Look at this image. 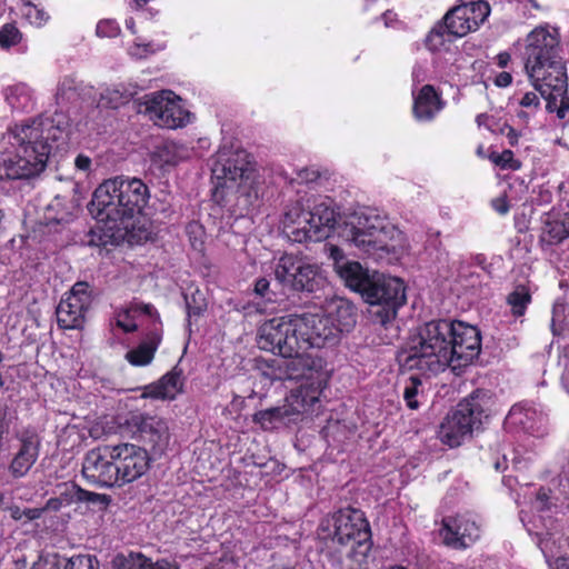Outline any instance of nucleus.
<instances>
[{
    "label": "nucleus",
    "mask_w": 569,
    "mask_h": 569,
    "mask_svg": "<svg viewBox=\"0 0 569 569\" xmlns=\"http://www.w3.org/2000/svg\"><path fill=\"white\" fill-rule=\"evenodd\" d=\"M481 352L478 327L460 320H430L417 328L397 352L401 370L438 375L450 368L458 372Z\"/></svg>",
    "instance_id": "f257e3e1"
},
{
    "label": "nucleus",
    "mask_w": 569,
    "mask_h": 569,
    "mask_svg": "<svg viewBox=\"0 0 569 569\" xmlns=\"http://www.w3.org/2000/svg\"><path fill=\"white\" fill-rule=\"evenodd\" d=\"M519 56L532 87L542 98L568 89L567 61L558 27L542 23L523 39Z\"/></svg>",
    "instance_id": "f03ea898"
},
{
    "label": "nucleus",
    "mask_w": 569,
    "mask_h": 569,
    "mask_svg": "<svg viewBox=\"0 0 569 569\" xmlns=\"http://www.w3.org/2000/svg\"><path fill=\"white\" fill-rule=\"evenodd\" d=\"M149 197V189L141 179L116 177L104 180L94 190L88 210L98 223L131 233Z\"/></svg>",
    "instance_id": "7ed1b4c3"
},
{
    "label": "nucleus",
    "mask_w": 569,
    "mask_h": 569,
    "mask_svg": "<svg viewBox=\"0 0 569 569\" xmlns=\"http://www.w3.org/2000/svg\"><path fill=\"white\" fill-rule=\"evenodd\" d=\"M330 318L319 315H289L263 322V343L290 355L299 349L335 345L339 333Z\"/></svg>",
    "instance_id": "20e7f679"
},
{
    "label": "nucleus",
    "mask_w": 569,
    "mask_h": 569,
    "mask_svg": "<svg viewBox=\"0 0 569 569\" xmlns=\"http://www.w3.org/2000/svg\"><path fill=\"white\" fill-rule=\"evenodd\" d=\"M40 123L32 121L31 124L17 127L16 138L19 141V149L16 154L2 156L0 167L3 173L0 178L10 180L28 179L41 173L49 160L51 146L42 136Z\"/></svg>",
    "instance_id": "39448f33"
},
{
    "label": "nucleus",
    "mask_w": 569,
    "mask_h": 569,
    "mask_svg": "<svg viewBox=\"0 0 569 569\" xmlns=\"http://www.w3.org/2000/svg\"><path fill=\"white\" fill-rule=\"evenodd\" d=\"M489 402L490 395L483 389H476L460 400L439 426L440 441L450 448L459 447L475 430L480 429L483 419L488 418Z\"/></svg>",
    "instance_id": "423d86ee"
},
{
    "label": "nucleus",
    "mask_w": 569,
    "mask_h": 569,
    "mask_svg": "<svg viewBox=\"0 0 569 569\" xmlns=\"http://www.w3.org/2000/svg\"><path fill=\"white\" fill-rule=\"evenodd\" d=\"M342 236L366 254L389 252L387 222L369 208L353 212L347 218Z\"/></svg>",
    "instance_id": "0eeeda50"
},
{
    "label": "nucleus",
    "mask_w": 569,
    "mask_h": 569,
    "mask_svg": "<svg viewBox=\"0 0 569 569\" xmlns=\"http://www.w3.org/2000/svg\"><path fill=\"white\" fill-rule=\"evenodd\" d=\"M370 306L369 313L373 322L386 326L396 319L398 309L407 301L405 282L397 277L376 272V277L365 293Z\"/></svg>",
    "instance_id": "6e6552de"
},
{
    "label": "nucleus",
    "mask_w": 569,
    "mask_h": 569,
    "mask_svg": "<svg viewBox=\"0 0 569 569\" xmlns=\"http://www.w3.org/2000/svg\"><path fill=\"white\" fill-rule=\"evenodd\" d=\"M332 541L341 546L351 545L355 552L367 556L371 550V529L362 510L347 507L336 511L332 516Z\"/></svg>",
    "instance_id": "1a4fd4ad"
},
{
    "label": "nucleus",
    "mask_w": 569,
    "mask_h": 569,
    "mask_svg": "<svg viewBox=\"0 0 569 569\" xmlns=\"http://www.w3.org/2000/svg\"><path fill=\"white\" fill-rule=\"evenodd\" d=\"M258 345L260 349L280 356V358L267 361L262 369V375L271 382L299 380L305 378L313 369L315 361L309 355H307L308 349H299L297 352L293 351L288 355L279 350L278 346H274V348L264 346L263 323L258 331Z\"/></svg>",
    "instance_id": "9d476101"
},
{
    "label": "nucleus",
    "mask_w": 569,
    "mask_h": 569,
    "mask_svg": "<svg viewBox=\"0 0 569 569\" xmlns=\"http://www.w3.org/2000/svg\"><path fill=\"white\" fill-rule=\"evenodd\" d=\"M274 277L279 283L295 291L312 293L327 284V278L319 266L303 262L302 259L289 253L280 257Z\"/></svg>",
    "instance_id": "9b49d317"
},
{
    "label": "nucleus",
    "mask_w": 569,
    "mask_h": 569,
    "mask_svg": "<svg viewBox=\"0 0 569 569\" xmlns=\"http://www.w3.org/2000/svg\"><path fill=\"white\" fill-rule=\"evenodd\" d=\"M291 222L297 227L291 231L293 240L321 241L329 237L336 223V211L326 201L317 202L310 210H300Z\"/></svg>",
    "instance_id": "f8f14e48"
},
{
    "label": "nucleus",
    "mask_w": 569,
    "mask_h": 569,
    "mask_svg": "<svg viewBox=\"0 0 569 569\" xmlns=\"http://www.w3.org/2000/svg\"><path fill=\"white\" fill-rule=\"evenodd\" d=\"M112 445L89 450L82 461L81 473L88 483L99 488H121Z\"/></svg>",
    "instance_id": "ddd939ff"
},
{
    "label": "nucleus",
    "mask_w": 569,
    "mask_h": 569,
    "mask_svg": "<svg viewBox=\"0 0 569 569\" xmlns=\"http://www.w3.org/2000/svg\"><path fill=\"white\" fill-rule=\"evenodd\" d=\"M317 398L312 397L307 401L303 390L298 389L286 397L281 406L259 410L253 413L252 422L259 425L263 431H272L280 426L297 422L306 410L312 406Z\"/></svg>",
    "instance_id": "4468645a"
},
{
    "label": "nucleus",
    "mask_w": 569,
    "mask_h": 569,
    "mask_svg": "<svg viewBox=\"0 0 569 569\" xmlns=\"http://www.w3.org/2000/svg\"><path fill=\"white\" fill-rule=\"evenodd\" d=\"M91 303L90 284L86 281L76 282L57 306L56 315L59 328L64 330L81 329Z\"/></svg>",
    "instance_id": "2eb2a0df"
},
{
    "label": "nucleus",
    "mask_w": 569,
    "mask_h": 569,
    "mask_svg": "<svg viewBox=\"0 0 569 569\" xmlns=\"http://www.w3.org/2000/svg\"><path fill=\"white\" fill-rule=\"evenodd\" d=\"M126 429L131 436L154 452H162L169 445L170 433L167 422L158 417L143 412H132L126 419Z\"/></svg>",
    "instance_id": "dca6fc26"
},
{
    "label": "nucleus",
    "mask_w": 569,
    "mask_h": 569,
    "mask_svg": "<svg viewBox=\"0 0 569 569\" xmlns=\"http://www.w3.org/2000/svg\"><path fill=\"white\" fill-rule=\"evenodd\" d=\"M490 11L486 0H463L443 16V22L455 37L461 38L478 30Z\"/></svg>",
    "instance_id": "f3484780"
},
{
    "label": "nucleus",
    "mask_w": 569,
    "mask_h": 569,
    "mask_svg": "<svg viewBox=\"0 0 569 569\" xmlns=\"http://www.w3.org/2000/svg\"><path fill=\"white\" fill-rule=\"evenodd\" d=\"M180 99L170 90H163L144 97L146 112L160 127L177 129L189 121V112L179 103Z\"/></svg>",
    "instance_id": "a211bd4d"
},
{
    "label": "nucleus",
    "mask_w": 569,
    "mask_h": 569,
    "mask_svg": "<svg viewBox=\"0 0 569 569\" xmlns=\"http://www.w3.org/2000/svg\"><path fill=\"white\" fill-rule=\"evenodd\" d=\"M439 535L446 547L466 550L480 539L481 529L470 513H457L442 518Z\"/></svg>",
    "instance_id": "6ab92c4d"
},
{
    "label": "nucleus",
    "mask_w": 569,
    "mask_h": 569,
    "mask_svg": "<svg viewBox=\"0 0 569 569\" xmlns=\"http://www.w3.org/2000/svg\"><path fill=\"white\" fill-rule=\"evenodd\" d=\"M120 487L140 479L150 469L151 458L146 448L134 443L112 445Z\"/></svg>",
    "instance_id": "aec40b11"
},
{
    "label": "nucleus",
    "mask_w": 569,
    "mask_h": 569,
    "mask_svg": "<svg viewBox=\"0 0 569 569\" xmlns=\"http://www.w3.org/2000/svg\"><path fill=\"white\" fill-rule=\"evenodd\" d=\"M17 447L8 471L13 479L26 477L37 462L41 449V436L28 426L16 433Z\"/></svg>",
    "instance_id": "412c9836"
},
{
    "label": "nucleus",
    "mask_w": 569,
    "mask_h": 569,
    "mask_svg": "<svg viewBox=\"0 0 569 569\" xmlns=\"http://www.w3.org/2000/svg\"><path fill=\"white\" fill-rule=\"evenodd\" d=\"M254 171V161L252 156L244 149H223L218 152L213 174L218 179H224L232 182L248 181Z\"/></svg>",
    "instance_id": "4be33fe9"
},
{
    "label": "nucleus",
    "mask_w": 569,
    "mask_h": 569,
    "mask_svg": "<svg viewBox=\"0 0 569 569\" xmlns=\"http://www.w3.org/2000/svg\"><path fill=\"white\" fill-rule=\"evenodd\" d=\"M330 257L337 274L346 287L360 293L365 300V293L369 291L377 271L370 272L360 262L346 259L343 251L337 246H331Z\"/></svg>",
    "instance_id": "5701e85b"
},
{
    "label": "nucleus",
    "mask_w": 569,
    "mask_h": 569,
    "mask_svg": "<svg viewBox=\"0 0 569 569\" xmlns=\"http://www.w3.org/2000/svg\"><path fill=\"white\" fill-rule=\"evenodd\" d=\"M412 114L418 121L429 122L445 108L441 92L432 84H423L412 93Z\"/></svg>",
    "instance_id": "b1692460"
},
{
    "label": "nucleus",
    "mask_w": 569,
    "mask_h": 569,
    "mask_svg": "<svg viewBox=\"0 0 569 569\" xmlns=\"http://www.w3.org/2000/svg\"><path fill=\"white\" fill-rule=\"evenodd\" d=\"M183 370L179 366H174L157 382L146 386L142 397L160 400H174L179 393L183 392Z\"/></svg>",
    "instance_id": "393cba45"
},
{
    "label": "nucleus",
    "mask_w": 569,
    "mask_h": 569,
    "mask_svg": "<svg viewBox=\"0 0 569 569\" xmlns=\"http://www.w3.org/2000/svg\"><path fill=\"white\" fill-rule=\"evenodd\" d=\"M162 339L163 333L160 332L159 325L151 330H142V340L126 353L127 361L134 367L148 366L153 360Z\"/></svg>",
    "instance_id": "a878e982"
},
{
    "label": "nucleus",
    "mask_w": 569,
    "mask_h": 569,
    "mask_svg": "<svg viewBox=\"0 0 569 569\" xmlns=\"http://www.w3.org/2000/svg\"><path fill=\"white\" fill-rule=\"evenodd\" d=\"M332 310L326 315L333 322L339 336L343 332H350L357 322V312L352 303L347 300H339L333 303Z\"/></svg>",
    "instance_id": "bb28decb"
},
{
    "label": "nucleus",
    "mask_w": 569,
    "mask_h": 569,
    "mask_svg": "<svg viewBox=\"0 0 569 569\" xmlns=\"http://www.w3.org/2000/svg\"><path fill=\"white\" fill-rule=\"evenodd\" d=\"M81 487L74 481L59 483L56 489V497L47 500L44 509L49 511H59L63 507L80 503Z\"/></svg>",
    "instance_id": "cd10ccee"
},
{
    "label": "nucleus",
    "mask_w": 569,
    "mask_h": 569,
    "mask_svg": "<svg viewBox=\"0 0 569 569\" xmlns=\"http://www.w3.org/2000/svg\"><path fill=\"white\" fill-rule=\"evenodd\" d=\"M18 405L8 398H0V447H2L9 439L11 431L18 426Z\"/></svg>",
    "instance_id": "c85d7f7f"
},
{
    "label": "nucleus",
    "mask_w": 569,
    "mask_h": 569,
    "mask_svg": "<svg viewBox=\"0 0 569 569\" xmlns=\"http://www.w3.org/2000/svg\"><path fill=\"white\" fill-rule=\"evenodd\" d=\"M548 113H555L557 126L562 130H569V96L568 89L562 92H552L543 98Z\"/></svg>",
    "instance_id": "c756f323"
},
{
    "label": "nucleus",
    "mask_w": 569,
    "mask_h": 569,
    "mask_svg": "<svg viewBox=\"0 0 569 569\" xmlns=\"http://www.w3.org/2000/svg\"><path fill=\"white\" fill-rule=\"evenodd\" d=\"M402 398L408 409L418 410L426 399L425 388L418 375H411L403 381Z\"/></svg>",
    "instance_id": "7c9ffc66"
},
{
    "label": "nucleus",
    "mask_w": 569,
    "mask_h": 569,
    "mask_svg": "<svg viewBox=\"0 0 569 569\" xmlns=\"http://www.w3.org/2000/svg\"><path fill=\"white\" fill-rule=\"evenodd\" d=\"M455 38L456 37L449 31L448 24H446L442 19L428 32L425 39V46L431 52H439L446 50Z\"/></svg>",
    "instance_id": "2f4dec72"
},
{
    "label": "nucleus",
    "mask_w": 569,
    "mask_h": 569,
    "mask_svg": "<svg viewBox=\"0 0 569 569\" xmlns=\"http://www.w3.org/2000/svg\"><path fill=\"white\" fill-rule=\"evenodd\" d=\"M56 569H99V561L96 556L88 553L73 555L72 557L51 555Z\"/></svg>",
    "instance_id": "473e14b6"
},
{
    "label": "nucleus",
    "mask_w": 569,
    "mask_h": 569,
    "mask_svg": "<svg viewBox=\"0 0 569 569\" xmlns=\"http://www.w3.org/2000/svg\"><path fill=\"white\" fill-rule=\"evenodd\" d=\"M128 234L124 233V230H113L103 223L97 222V226L88 231L86 241L90 247H106L112 243L113 240L124 238Z\"/></svg>",
    "instance_id": "72a5a7b5"
},
{
    "label": "nucleus",
    "mask_w": 569,
    "mask_h": 569,
    "mask_svg": "<svg viewBox=\"0 0 569 569\" xmlns=\"http://www.w3.org/2000/svg\"><path fill=\"white\" fill-rule=\"evenodd\" d=\"M180 159L178 144L170 140L162 141L160 144L156 146L151 153V161L161 168L176 166L179 163Z\"/></svg>",
    "instance_id": "f704fd0d"
},
{
    "label": "nucleus",
    "mask_w": 569,
    "mask_h": 569,
    "mask_svg": "<svg viewBox=\"0 0 569 569\" xmlns=\"http://www.w3.org/2000/svg\"><path fill=\"white\" fill-rule=\"evenodd\" d=\"M531 300L530 290L525 284L516 286V288L507 296V303L510 306L511 313L516 318L525 316Z\"/></svg>",
    "instance_id": "c9c22d12"
},
{
    "label": "nucleus",
    "mask_w": 569,
    "mask_h": 569,
    "mask_svg": "<svg viewBox=\"0 0 569 569\" xmlns=\"http://www.w3.org/2000/svg\"><path fill=\"white\" fill-rule=\"evenodd\" d=\"M488 159L500 170L518 171L522 167V162L515 158L513 151L506 149L502 152L491 151Z\"/></svg>",
    "instance_id": "e433bc0d"
},
{
    "label": "nucleus",
    "mask_w": 569,
    "mask_h": 569,
    "mask_svg": "<svg viewBox=\"0 0 569 569\" xmlns=\"http://www.w3.org/2000/svg\"><path fill=\"white\" fill-rule=\"evenodd\" d=\"M146 556L140 552H130L128 556H116L112 560V569H146Z\"/></svg>",
    "instance_id": "4c0bfd02"
},
{
    "label": "nucleus",
    "mask_w": 569,
    "mask_h": 569,
    "mask_svg": "<svg viewBox=\"0 0 569 569\" xmlns=\"http://www.w3.org/2000/svg\"><path fill=\"white\" fill-rule=\"evenodd\" d=\"M23 34L14 22L4 23L0 28V48L10 49L22 41Z\"/></svg>",
    "instance_id": "58836bf2"
},
{
    "label": "nucleus",
    "mask_w": 569,
    "mask_h": 569,
    "mask_svg": "<svg viewBox=\"0 0 569 569\" xmlns=\"http://www.w3.org/2000/svg\"><path fill=\"white\" fill-rule=\"evenodd\" d=\"M23 14L26 19L37 28L46 26L50 20V14L43 8H40L30 1L24 3Z\"/></svg>",
    "instance_id": "ea45409f"
},
{
    "label": "nucleus",
    "mask_w": 569,
    "mask_h": 569,
    "mask_svg": "<svg viewBox=\"0 0 569 569\" xmlns=\"http://www.w3.org/2000/svg\"><path fill=\"white\" fill-rule=\"evenodd\" d=\"M80 496V503L84 502L91 506H98L100 510L107 509L111 502V497L109 495L89 491L83 488H81Z\"/></svg>",
    "instance_id": "a19ab883"
},
{
    "label": "nucleus",
    "mask_w": 569,
    "mask_h": 569,
    "mask_svg": "<svg viewBox=\"0 0 569 569\" xmlns=\"http://www.w3.org/2000/svg\"><path fill=\"white\" fill-rule=\"evenodd\" d=\"M134 310L140 311L141 313L150 318V322L143 328V330H151L153 329V327H156V325H159L160 332L163 333V325L161 321L160 313L152 303H137Z\"/></svg>",
    "instance_id": "79ce46f5"
},
{
    "label": "nucleus",
    "mask_w": 569,
    "mask_h": 569,
    "mask_svg": "<svg viewBox=\"0 0 569 569\" xmlns=\"http://www.w3.org/2000/svg\"><path fill=\"white\" fill-rule=\"evenodd\" d=\"M120 32V26L114 19H101L97 23L96 33L100 38H117Z\"/></svg>",
    "instance_id": "37998d69"
},
{
    "label": "nucleus",
    "mask_w": 569,
    "mask_h": 569,
    "mask_svg": "<svg viewBox=\"0 0 569 569\" xmlns=\"http://www.w3.org/2000/svg\"><path fill=\"white\" fill-rule=\"evenodd\" d=\"M186 306H187V313L188 317H199L204 313L207 310V302L203 298L200 296L197 297V295H192L191 297L186 296Z\"/></svg>",
    "instance_id": "c03bdc74"
},
{
    "label": "nucleus",
    "mask_w": 569,
    "mask_h": 569,
    "mask_svg": "<svg viewBox=\"0 0 569 569\" xmlns=\"http://www.w3.org/2000/svg\"><path fill=\"white\" fill-rule=\"evenodd\" d=\"M203 233L204 232H203L202 227L198 223H189L187 226V234L189 237L191 247L194 250H198V251L203 250V246H204V241L202 239Z\"/></svg>",
    "instance_id": "a18cd8bd"
},
{
    "label": "nucleus",
    "mask_w": 569,
    "mask_h": 569,
    "mask_svg": "<svg viewBox=\"0 0 569 569\" xmlns=\"http://www.w3.org/2000/svg\"><path fill=\"white\" fill-rule=\"evenodd\" d=\"M253 291L268 302L276 301L274 293L270 290V281L267 278H258L254 282Z\"/></svg>",
    "instance_id": "49530a36"
},
{
    "label": "nucleus",
    "mask_w": 569,
    "mask_h": 569,
    "mask_svg": "<svg viewBox=\"0 0 569 569\" xmlns=\"http://www.w3.org/2000/svg\"><path fill=\"white\" fill-rule=\"evenodd\" d=\"M519 104L529 112L535 113L540 109L541 101L539 96L533 92H526L519 101Z\"/></svg>",
    "instance_id": "de8ad7c7"
},
{
    "label": "nucleus",
    "mask_w": 569,
    "mask_h": 569,
    "mask_svg": "<svg viewBox=\"0 0 569 569\" xmlns=\"http://www.w3.org/2000/svg\"><path fill=\"white\" fill-rule=\"evenodd\" d=\"M320 177V171L313 167H306L297 172V180L299 181V183L309 184L316 182Z\"/></svg>",
    "instance_id": "09e8293b"
},
{
    "label": "nucleus",
    "mask_w": 569,
    "mask_h": 569,
    "mask_svg": "<svg viewBox=\"0 0 569 569\" xmlns=\"http://www.w3.org/2000/svg\"><path fill=\"white\" fill-rule=\"evenodd\" d=\"M76 91V82L71 78H64L58 86L57 97L59 98H69V92Z\"/></svg>",
    "instance_id": "8fccbe9b"
},
{
    "label": "nucleus",
    "mask_w": 569,
    "mask_h": 569,
    "mask_svg": "<svg viewBox=\"0 0 569 569\" xmlns=\"http://www.w3.org/2000/svg\"><path fill=\"white\" fill-rule=\"evenodd\" d=\"M108 99L110 108H118L126 100V97L118 90H108L106 94H102V100Z\"/></svg>",
    "instance_id": "3c124183"
},
{
    "label": "nucleus",
    "mask_w": 569,
    "mask_h": 569,
    "mask_svg": "<svg viewBox=\"0 0 569 569\" xmlns=\"http://www.w3.org/2000/svg\"><path fill=\"white\" fill-rule=\"evenodd\" d=\"M501 133L507 138L508 143L511 147H516L518 144L519 138L521 136L519 131H517L513 127L509 124H505L501 128Z\"/></svg>",
    "instance_id": "603ef678"
},
{
    "label": "nucleus",
    "mask_w": 569,
    "mask_h": 569,
    "mask_svg": "<svg viewBox=\"0 0 569 569\" xmlns=\"http://www.w3.org/2000/svg\"><path fill=\"white\" fill-rule=\"evenodd\" d=\"M146 569H179V567L167 559L153 562L150 558H147Z\"/></svg>",
    "instance_id": "864d4df0"
},
{
    "label": "nucleus",
    "mask_w": 569,
    "mask_h": 569,
    "mask_svg": "<svg viewBox=\"0 0 569 569\" xmlns=\"http://www.w3.org/2000/svg\"><path fill=\"white\" fill-rule=\"evenodd\" d=\"M550 489H546L541 487L536 495L537 501L540 502V510H549L550 509Z\"/></svg>",
    "instance_id": "5fc2aeb1"
},
{
    "label": "nucleus",
    "mask_w": 569,
    "mask_h": 569,
    "mask_svg": "<svg viewBox=\"0 0 569 569\" xmlns=\"http://www.w3.org/2000/svg\"><path fill=\"white\" fill-rule=\"evenodd\" d=\"M491 206L493 210L500 214H506L510 209L509 201L506 196L492 199Z\"/></svg>",
    "instance_id": "6e6d98bb"
},
{
    "label": "nucleus",
    "mask_w": 569,
    "mask_h": 569,
    "mask_svg": "<svg viewBox=\"0 0 569 569\" xmlns=\"http://www.w3.org/2000/svg\"><path fill=\"white\" fill-rule=\"evenodd\" d=\"M493 83L498 88H507L512 83V74L508 71H501L495 77Z\"/></svg>",
    "instance_id": "4d7b16f0"
},
{
    "label": "nucleus",
    "mask_w": 569,
    "mask_h": 569,
    "mask_svg": "<svg viewBox=\"0 0 569 569\" xmlns=\"http://www.w3.org/2000/svg\"><path fill=\"white\" fill-rule=\"evenodd\" d=\"M44 510V508H26L23 509V520L28 522L39 519Z\"/></svg>",
    "instance_id": "13d9d810"
},
{
    "label": "nucleus",
    "mask_w": 569,
    "mask_h": 569,
    "mask_svg": "<svg viewBox=\"0 0 569 569\" xmlns=\"http://www.w3.org/2000/svg\"><path fill=\"white\" fill-rule=\"evenodd\" d=\"M495 61L499 68H507L511 62V54L507 51H501L495 57Z\"/></svg>",
    "instance_id": "bf43d9fd"
},
{
    "label": "nucleus",
    "mask_w": 569,
    "mask_h": 569,
    "mask_svg": "<svg viewBox=\"0 0 569 569\" xmlns=\"http://www.w3.org/2000/svg\"><path fill=\"white\" fill-rule=\"evenodd\" d=\"M74 164L79 170L87 171L91 167V159L88 156L78 154Z\"/></svg>",
    "instance_id": "052dcab7"
},
{
    "label": "nucleus",
    "mask_w": 569,
    "mask_h": 569,
    "mask_svg": "<svg viewBox=\"0 0 569 569\" xmlns=\"http://www.w3.org/2000/svg\"><path fill=\"white\" fill-rule=\"evenodd\" d=\"M8 512L13 520H23V509H21L19 506L13 505L8 507Z\"/></svg>",
    "instance_id": "680f3d73"
},
{
    "label": "nucleus",
    "mask_w": 569,
    "mask_h": 569,
    "mask_svg": "<svg viewBox=\"0 0 569 569\" xmlns=\"http://www.w3.org/2000/svg\"><path fill=\"white\" fill-rule=\"evenodd\" d=\"M220 188H223L222 184L220 186H217L212 192V198L213 200L218 203V204H222V200H223V197H222V190Z\"/></svg>",
    "instance_id": "e2e57ef3"
},
{
    "label": "nucleus",
    "mask_w": 569,
    "mask_h": 569,
    "mask_svg": "<svg viewBox=\"0 0 569 569\" xmlns=\"http://www.w3.org/2000/svg\"><path fill=\"white\" fill-rule=\"evenodd\" d=\"M557 569H569V558L567 557H558L556 559Z\"/></svg>",
    "instance_id": "0e129e2a"
},
{
    "label": "nucleus",
    "mask_w": 569,
    "mask_h": 569,
    "mask_svg": "<svg viewBox=\"0 0 569 569\" xmlns=\"http://www.w3.org/2000/svg\"><path fill=\"white\" fill-rule=\"evenodd\" d=\"M126 27H127L128 30L131 31V33L134 34L137 32V30H136V21H134V19L132 17L126 19Z\"/></svg>",
    "instance_id": "69168bd1"
},
{
    "label": "nucleus",
    "mask_w": 569,
    "mask_h": 569,
    "mask_svg": "<svg viewBox=\"0 0 569 569\" xmlns=\"http://www.w3.org/2000/svg\"><path fill=\"white\" fill-rule=\"evenodd\" d=\"M7 380L3 377L2 372L0 371V393H3L6 390H8ZM0 398H4L2 395H0Z\"/></svg>",
    "instance_id": "338daca9"
},
{
    "label": "nucleus",
    "mask_w": 569,
    "mask_h": 569,
    "mask_svg": "<svg viewBox=\"0 0 569 569\" xmlns=\"http://www.w3.org/2000/svg\"><path fill=\"white\" fill-rule=\"evenodd\" d=\"M518 413H521V407L518 406V405L512 406L510 411H509V417L513 418Z\"/></svg>",
    "instance_id": "774afa93"
}]
</instances>
